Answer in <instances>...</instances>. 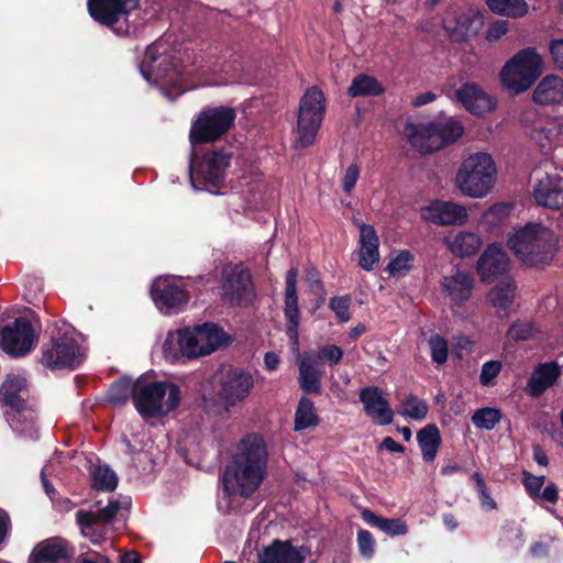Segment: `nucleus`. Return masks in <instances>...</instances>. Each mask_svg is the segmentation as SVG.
Here are the masks:
<instances>
[{"label":"nucleus","mask_w":563,"mask_h":563,"mask_svg":"<svg viewBox=\"0 0 563 563\" xmlns=\"http://www.w3.org/2000/svg\"><path fill=\"white\" fill-rule=\"evenodd\" d=\"M268 452L264 439L257 433L245 435L236 445L227 465L222 484L229 496H252L266 475Z\"/></svg>","instance_id":"1"},{"label":"nucleus","mask_w":563,"mask_h":563,"mask_svg":"<svg viewBox=\"0 0 563 563\" xmlns=\"http://www.w3.org/2000/svg\"><path fill=\"white\" fill-rule=\"evenodd\" d=\"M229 342L225 332L213 323H203L195 328H185L168 332L163 353L166 358H197L209 355Z\"/></svg>","instance_id":"2"},{"label":"nucleus","mask_w":563,"mask_h":563,"mask_svg":"<svg viewBox=\"0 0 563 563\" xmlns=\"http://www.w3.org/2000/svg\"><path fill=\"white\" fill-rule=\"evenodd\" d=\"M497 181V166L489 153L476 152L460 164L454 184L466 197L479 199L489 195Z\"/></svg>","instance_id":"3"},{"label":"nucleus","mask_w":563,"mask_h":563,"mask_svg":"<svg viewBox=\"0 0 563 563\" xmlns=\"http://www.w3.org/2000/svg\"><path fill=\"white\" fill-rule=\"evenodd\" d=\"M508 244L526 266H538L550 261L555 235L550 228L530 222L511 233Z\"/></svg>","instance_id":"4"},{"label":"nucleus","mask_w":563,"mask_h":563,"mask_svg":"<svg viewBox=\"0 0 563 563\" xmlns=\"http://www.w3.org/2000/svg\"><path fill=\"white\" fill-rule=\"evenodd\" d=\"M463 132L462 124L453 118H440L429 123L408 122L405 126L409 143L422 154L435 152L455 142Z\"/></svg>","instance_id":"5"},{"label":"nucleus","mask_w":563,"mask_h":563,"mask_svg":"<svg viewBox=\"0 0 563 563\" xmlns=\"http://www.w3.org/2000/svg\"><path fill=\"white\" fill-rule=\"evenodd\" d=\"M179 400L180 390L174 384L146 380L133 384V404L143 418L165 416L179 405Z\"/></svg>","instance_id":"6"},{"label":"nucleus","mask_w":563,"mask_h":563,"mask_svg":"<svg viewBox=\"0 0 563 563\" xmlns=\"http://www.w3.org/2000/svg\"><path fill=\"white\" fill-rule=\"evenodd\" d=\"M163 44L157 42L150 45L140 65V70L145 80L158 86L162 90L177 89L175 95H180L189 87L185 86L187 71L167 55L161 52Z\"/></svg>","instance_id":"7"},{"label":"nucleus","mask_w":563,"mask_h":563,"mask_svg":"<svg viewBox=\"0 0 563 563\" xmlns=\"http://www.w3.org/2000/svg\"><path fill=\"white\" fill-rule=\"evenodd\" d=\"M543 71V59L536 48H525L516 53L501 67L499 77L501 86L518 95L527 91Z\"/></svg>","instance_id":"8"},{"label":"nucleus","mask_w":563,"mask_h":563,"mask_svg":"<svg viewBox=\"0 0 563 563\" xmlns=\"http://www.w3.org/2000/svg\"><path fill=\"white\" fill-rule=\"evenodd\" d=\"M325 97L318 87L312 86L306 90L298 106L294 139L296 148H306L314 143L325 113Z\"/></svg>","instance_id":"9"},{"label":"nucleus","mask_w":563,"mask_h":563,"mask_svg":"<svg viewBox=\"0 0 563 563\" xmlns=\"http://www.w3.org/2000/svg\"><path fill=\"white\" fill-rule=\"evenodd\" d=\"M29 395L26 378L19 374H10L0 388V400L11 407L13 412H7L11 428L23 434L32 435L33 416L25 411V399Z\"/></svg>","instance_id":"10"},{"label":"nucleus","mask_w":563,"mask_h":563,"mask_svg":"<svg viewBox=\"0 0 563 563\" xmlns=\"http://www.w3.org/2000/svg\"><path fill=\"white\" fill-rule=\"evenodd\" d=\"M214 379L219 400L227 410L243 402L254 387L252 374L239 367H222Z\"/></svg>","instance_id":"11"},{"label":"nucleus","mask_w":563,"mask_h":563,"mask_svg":"<svg viewBox=\"0 0 563 563\" xmlns=\"http://www.w3.org/2000/svg\"><path fill=\"white\" fill-rule=\"evenodd\" d=\"M139 4L140 0H87L91 18L118 34L130 33L128 16Z\"/></svg>","instance_id":"12"},{"label":"nucleus","mask_w":563,"mask_h":563,"mask_svg":"<svg viewBox=\"0 0 563 563\" xmlns=\"http://www.w3.org/2000/svg\"><path fill=\"white\" fill-rule=\"evenodd\" d=\"M235 119V111L229 107L210 108L202 111L190 130L191 144L213 142L224 134Z\"/></svg>","instance_id":"13"},{"label":"nucleus","mask_w":563,"mask_h":563,"mask_svg":"<svg viewBox=\"0 0 563 563\" xmlns=\"http://www.w3.org/2000/svg\"><path fill=\"white\" fill-rule=\"evenodd\" d=\"M230 155L223 152H212L190 165V181L196 190H211L224 179V172L229 166Z\"/></svg>","instance_id":"14"},{"label":"nucleus","mask_w":563,"mask_h":563,"mask_svg":"<svg viewBox=\"0 0 563 563\" xmlns=\"http://www.w3.org/2000/svg\"><path fill=\"white\" fill-rule=\"evenodd\" d=\"M221 295L230 305H250L254 298L250 272L239 265L225 267L223 271Z\"/></svg>","instance_id":"15"},{"label":"nucleus","mask_w":563,"mask_h":563,"mask_svg":"<svg viewBox=\"0 0 563 563\" xmlns=\"http://www.w3.org/2000/svg\"><path fill=\"white\" fill-rule=\"evenodd\" d=\"M35 335L31 322L25 318H18L0 332L2 350L12 356H22L29 353L34 344Z\"/></svg>","instance_id":"16"},{"label":"nucleus","mask_w":563,"mask_h":563,"mask_svg":"<svg viewBox=\"0 0 563 563\" xmlns=\"http://www.w3.org/2000/svg\"><path fill=\"white\" fill-rule=\"evenodd\" d=\"M533 197L538 205L559 210L563 206V178L558 173L534 170Z\"/></svg>","instance_id":"17"},{"label":"nucleus","mask_w":563,"mask_h":563,"mask_svg":"<svg viewBox=\"0 0 563 563\" xmlns=\"http://www.w3.org/2000/svg\"><path fill=\"white\" fill-rule=\"evenodd\" d=\"M82 358V353L71 338L52 341L42 355V364L51 368H74Z\"/></svg>","instance_id":"18"},{"label":"nucleus","mask_w":563,"mask_h":563,"mask_svg":"<svg viewBox=\"0 0 563 563\" xmlns=\"http://www.w3.org/2000/svg\"><path fill=\"white\" fill-rule=\"evenodd\" d=\"M152 298L164 313L176 312L188 301V296L179 280L169 278H158L154 282Z\"/></svg>","instance_id":"19"},{"label":"nucleus","mask_w":563,"mask_h":563,"mask_svg":"<svg viewBox=\"0 0 563 563\" xmlns=\"http://www.w3.org/2000/svg\"><path fill=\"white\" fill-rule=\"evenodd\" d=\"M420 216L424 221L438 225H461L468 219L464 206L451 201L435 200L421 208Z\"/></svg>","instance_id":"20"},{"label":"nucleus","mask_w":563,"mask_h":563,"mask_svg":"<svg viewBox=\"0 0 563 563\" xmlns=\"http://www.w3.org/2000/svg\"><path fill=\"white\" fill-rule=\"evenodd\" d=\"M459 102L474 115H485L496 109V100L475 82H465L456 91Z\"/></svg>","instance_id":"21"},{"label":"nucleus","mask_w":563,"mask_h":563,"mask_svg":"<svg viewBox=\"0 0 563 563\" xmlns=\"http://www.w3.org/2000/svg\"><path fill=\"white\" fill-rule=\"evenodd\" d=\"M444 296L450 300L454 312L467 301L473 292L474 279L463 271L456 269L442 278L441 282Z\"/></svg>","instance_id":"22"},{"label":"nucleus","mask_w":563,"mask_h":563,"mask_svg":"<svg viewBox=\"0 0 563 563\" xmlns=\"http://www.w3.org/2000/svg\"><path fill=\"white\" fill-rule=\"evenodd\" d=\"M509 268L507 253L497 244H490L477 261V273L484 283H493Z\"/></svg>","instance_id":"23"},{"label":"nucleus","mask_w":563,"mask_h":563,"mask_svg":"<svg viewBox=\"0 0 563 563\" xmlns=\"http://www.w3.org/2000/svg\"><path fill=\"white\" fill-rule=\"evenodd\" d=\"M310 551L295 547L290 541L275 540L258 554L260 563H303Z\"/></svg>","instance_id":"24"},{"label":"nucleus","mask_w":563,"mask_h":563,"mask_svg":"<svg viewBox=\"0 0 563 563\" xmlns=\"http://www.w3.org/2000/svg\"><path fill=\"white\" fill-rule=\"evenodd\" d=\"M484 24L483 15L475 10L459 13L454 19L446 18L443 26L454 41H464L476 35Z\"/></svg>","instance_id":"25"},{"label":"nucleus","mask_w":563,"mask_h":563,"mask_svg":"<svg viewBox=\"0 0 563 563\" xmlns=\"http://www.w3.org/2000/svg\"><path fill=\"white\" fill-rule=\"evenodd\" d=\"M562 371L556 362L539 363L527 382L526 391L531 397H540L554 386L561 377Z\"/></svg>","instance_id":"26"},{"label":"nucleus","mask_w":563,"mask_h":563,"mask_svg":"<svg viewBox=\"0 0 563 563\" xmlns=\"http://www.w3.org/2000/svg\"><path fill=\"white\" fill-rule=\"evenodd\" d=\"M358 265L371 272L379 263V239L372 225L358 223Z\"/></svg>","instance_id":"27"},{"label":"nucleus","mask_w":563,"mask_h":563,"mask_svg":"<svg viewBox=\"0 0 563 563\" xmlns=\"http://www.w3.org/2000/svg\"><path fill=\"white\" fill-rule=\"evenodd\" d=\"M297 352L296 363L299 368L298 382L300 388L307 393H321L320 382L323 376L320 362L312 352L300 354Z\"/></svg>","instance_id":"28"},{"label":"nucleus","mask_w":563,"mask_h":563,"mask_svg":"<svg viewBox=\"0 0 563 563\" xmlns=\"http://www.w3.org/2000/svg\"><path fill=\"white\" fill-rule=\"evenodd\" d=\"M70 559L66 541L49 538L37 543L32 550L29 563H67Z\"/></svg>","instance_id":"29"},{"label":"nucleus","mask_w":563,"mask_h":563,"mask_svg":"<svg viewBox=\"0 0 563 563\" xmlns=\"http://www.w3.org/2000/svg\"><path fill=\"white\" fill-rule=\"evenodd\" d=\"M443 243L450 252L461 258L473 257L483 246L481 236L471 231H451L443 239Z\"/></svg>","instance_id":"30"},{"label":"nucleus","mask_w":563,"mask_h":563,"mask_svg":"<svg viewBox=\"0 0 563 563\" xmlns=\"http://www.w3.org/2000/svg\"><path fill=\"white\" fill-rule=\"evenodd\" d=\"M360 400L364 405L365 412L379 424H389L393 421V411L388 401L376 387H366L360 391Z\"/></svg>","instance_id":"31"},{"label":"nucleus","mask_w":563,"mask_h":563,"mask_svg":"<svg viewBox=\"0 0 563 563\" xmlns=\"http://www.w3.org/2000/svg\"><path fill=\"white\" fill-rule=\"evenodd\" d=\"M532 97L538 104L563 103V78L556 75L545 76L537 85Z\"/></svg>","instance_id":"32"},{"label":"nucleus","mask_w":563,"mask_h":563,"mask_svg":"<svg viewBox=\"0 0 563 563\" xmlns=\"http://www.w3.org/2000/svg\"><path fill=\"white\" fill-rule=\"evenodd\" d=\"M516 285L509 276H504L488 291L487 300L498 312L507 313L516 297Z\"/></svg>","instance_id":"33"},{"label":"nucleus","mask_w":563,"mask_h":563,"mask_svg":"<svg viewBox=\"0 0 563 563\" xmlns=\"http://www.w3.org/2000/svg\"><path fill=\"white\" fill-rule=\"evenodd\" d=\"M120 504L118 501H109V504L93 512L79 510L76 514L77 522L80 526L81 533L85 537H90L93 529V523L107 522L111 520L119 511Z\"/></svg>","instance_id":"34"},{"label":"nucleus","mask_w":563,"mask_h":563,"mask_svg":"<svg viewBox=\"0 0 563 563\" xmlns=\"http://www.w3.org/2000/svg\"><path fill=\"white\" fill-rule=\"evenodd\" d=\"M285 318L287 320L286 333L290 340L292 349L299 350V307L297 292H285Z\"/></svg>","instance_id":"35"},{"label":"nucleus","mask_w":563,"mask_h":563,"mask_svg":"<svg viewBox=\"0 0 563 563\" xmlns=\"http://www.w3.org/2000/svg\"><path fill=\"white\" fill-rule=\"evenodd\" d=\"M417 441L424 462H433L441 444V434L435 424H428L417 433Z\"/></svg>","instance_id":"36"},{"label":"nucleus","mask_w":563,"mask_h":563,"mask_svg":"<svg viewBox=\"0 0 563 563\" xmlns=\"http://www.w3.org/2000/svg\"><path fill=\"white\" fill-rule=\"evenodd\" d=\"M561 135V124L558 120L549 119L534 124L531 137L542 148L556 142Z\"/></svg>","instance_id":"37"},{"label":"nucleus","mask_w":563,"mask_h":563,"mask_svg":"<svg viewBox=\"0 0 563 563\" xmlns=\"http://www.w3.org/2000/svg\"><path fill=\"white\" fill-rule=\"evenodd\" d=\"M514 206L509 202H498L488 208L481 218V224L488 231H497L509 219Z\"/></svg>","instance_id":"38"},{"label":"nucleus","mask_w":563,"mask_h":563,"mask_svg":"<svg viewBox=\"0 0 563 563\" xmlns=\"http://www.w3.org/2000/svg\"><path fill=\"white\" fill-rule=\"evenodd\" d=\"M362 518L371 526L377 527L388 536H405L408 532L406 522L401 519H387L376 516L373 511L365 509Z\"/></svg>","instance_id":"39"},{"label":"nucleus","mask_w":563,"mask_h":563,"mask_svg":"<svg viewBox=\"0 0 563 563\" xmlns=\"http://www.w3.org/2000/svg\"><path fill=\"white\" fill-rule=\"evenodd\" d=\"M384 92V87L377 81L376 78L368 75H358L353 78L347 93L355 97L378 96Z\"/></svg>","instance_id":"40"},{"label":"nucleus","mask_w":563,"mask_h":563,"mask_svg":"<svg viewBox=\"0 0 563 563\" xmlns=\"http://www.w3.org/2000/svg\"><path fill=\"white\" fill-rule=\"evenodd\" d=\"M486 4L492 12L514 19L525 16L529 10L525 0H486Z\"/></svg>","instance_id":"41"},{"label":"nucleus","mask_w":563,"mask_h":563,"mask_svg":"<svg viewBox=\"0 0 563 563\" xmlns=\"http://www.w3.org/2000/svg\"><path fill=\"white\" fill-rule=\"evenodd\" d=\"M318 424L312 401L306 397L299 400L295 415V430H303Z\"/></svg>","instance_id":"42"},{"label":"nucleus","mask_w":563,"mask_h":563,"mask_svg":"<svg viewBox=\"0 0 563 563\" xmlns=\"http://www.w3.org/2000/svg\"><path fill=\"white\" fill-rule=\"evenodd\" d=\"M92 486L97 489L112 492L118 485L115 473L107 465H96L91 471Z\"/></svg>","instance_id":"43"},{"label":"nucleus","mask_w":563,"mask_h":563,"mask_svg":"<svg viewBox=\"0 0 563 563\" xmlns=\"http://www.w3.org/2000/svg\"><path fill=\"white\" fill-rule=\"evenodd\" d=\"M540 328L531 320H517L508 329L507 335L514 341H527L538 336Z\"/></svg>","instance_id":"44"},{"label":"nucleus","mask_w":563,"mask_h":563,"mask_svg":"<svg viewBox=\"0 0 563 563\" xmlns=\"http://www.w3.org/2000/svg\"><path fill=\"white\" fill-rule=\"evenodd\" d=\"M501 413L498 409L486 407L478 409L474 412L472 417L473 423L479 428L485 430H492L496 427V424L500 421Z\"/></svg>","instance_id":"45"},{"label":"nucleus","mask_w":563,"mask_h":563,"mask_svg":"<svg viewBox=\"0 0 563 563\" xmlns=\"http://www.w3.org/2000/svg\"><path fill=\"white\" fill-rule=\"evenodd\" d=\"M432 361L438 365H443L448 361L449 347L444 338L439 334L431 335L428 340Z\"/></svg>","instance_id":"46"},{"label":"nucleus","mask_w":563,"mask_h":563,"mask_svg":"<svg viewBox=\"0 0 563 563\" xmlns=\"http://www.w3.org/2000/svg\"><path fill=\"white\" fill-rule=\"evenodd\" d=\"M413 255L409 251L399 252L387 265L390 275H405L411 269Z\"/></svg>","instance_id":"47"},{"label":"nucleus","mask_w":563,"mask_h":563,"mask_svg":"<svg viewBox=\"0 0 563 563\" xmlns=\"http://www.w3.org/2000/svg\"><path fill=\"white\" fill-rule=\"evenodd\" d=\"M131 395L133 396V385L129 382L121 380L111 386L108 400L113 405H122Z\"/></svg>","instance_id":"48"},{"label":"nucleus","mask_w":563,"mask_h":563,"mask_svg":"<svg viewBox=\"0 0 563 563\" xmlns=\"http://www.w3.org/2000/svg\"><path fill=\"white\" fill-rule=\"evenodd\" d=\"M427 413V404L417 397L411 396L404 404L402 415L406 417L422 420L426 418Z\"/></svg>","instance_id":"49"},{"label":"nucleus","mask_w":563,"mask_h":563,"mask_svg":"<svg viewBox=\"0 0 563 563\" xmlns=\"http://www.w3.org/2000/svg\"><path fill=\"white\" fill-rule=\"evenodd\" d=\"M318 362L323 361L330 366H334L342 361L343 350L334 344H325L320 346L317 354H314Z\"/></svg>","instance_id":"50"},{"label":"nucleus","mask_w":563,"mask_h":563,"mask_svg":"<svg viewBox=\"0 0 563 563\" xmlns=\"http://www.w3.org/2000/svg\"><path fill=\"white\" fill-rule=\"evenodd\" d=\"M351 297L340 296L330 299L329 307L335 313L340 322H347L351 319Z\"/></svg>","instance_id":"51"},{"label":"nucleus","mask_w":563,"mask_h":563,"mask_svg":"<svg viewBox=\"0 0 563 563\" xmlns=\"http://www.w3.org/2000/svg\"><path fill=\"white\" fill-rule=\"evenodd\" d=\"M361 174V166L357 162H352L343 172L342 188L344 192L351 194L354 189Z\"/></svg>","instance_id":"52"},{"label":"nucleus","mask_w":563,"mask_h":563,"mask_svg":"<svg viewBox=\"0 0 563 563\" xmlns=\"http://www.w3.org/2000/svg\"><path fill=\"white\" fill-rule=\"evenodd\" d=\"M523 485L529 496L534 500L539 499V495H541V489L544 485L545 477L544 476H536L531 473H523Z\"/></svg>","instance_id":"53"},{"label":"nucleus","mask_w":563,"mask_h":563,"mask_svg":"<svg viewBox=\"0 0 563 563\" xmlns=\"http://www.w3.org/2000/svg\"><path fill=\"white\" fill-rule=\"evenodd\" d=\"M501 371V363L499 361H489L483 364L479 380L484 386L494 385L495 378Z\"/></svg>","instance_id":"54"},{"label":"nucleus","mask_w":563,"mask_h":563,"mask_svg":"<svg viewBox=\"0 0 563 563\" xmlns=\"http://www.w3.org/2000/svg\"><path fill=\"white\" fill-rule=\"evenodd\" d=\"M357 545L361 554L364 558H372L375 553V540L372 533L367 530H360L357 532Z\"/></svg>","instance_id":"55"},{"label":"nucleus","mask_w":563,"mask_h":563,"mask_svg":"<svg viewBox=\"0 0 563 563\" xmlns=\"http://www.w3.org/2000/svg\"><path fill=\"white\" fill-rule=\"evenodd\" d=\"M473 479L476 483L477 493H478V496H479V500H481L482 507L487 509V510L495 509L496 508V503L494 501V499L489 495V493L487 490V487L485 485V482H484L483 477L481 476V474L479 473H474L473 474Z\"/></svg>","instance_id":"56"},{"label":"nucleus","mask_w":563,"mask_h":563,"mask_svg":"<svg viewBox=\"0 0 563 563\" xmlns=\"http://www.w3.org/2000/svg\"><path fill=\"white\" fill-rule=\"evenodd\" d=\"M509 31V23L506 20H497L492 23L485 34V38L489 43L498 42Z\"/></svg>","instance_id":"57"},{"label":"nucleus","mask_w":563,"mask_h":563,"mask_svg":"<svg viewBox=\"0 0 563 563\" xmlns=\"http://www.w3.org/2000/svg\"><path fill=\"white\" fill-rule=\"evenodd\" d=\"M550 52L555 65L563 69V38L553 40L550 44Z\"/></svg>","instance_id":"58"},{"label":"nucleus","mask_w":563,"mask_h":563,"mask_svg":"<svg viewBox=\"0 0 563 563\" xmlns=\"http://www.w3.org/2000/svg\"><path fill=\"white\" fill-rule=\"evenodd\" d=\"M539 499L551 503L552 505L556 504L559 500V490L554 483H550L541 489V495H539Z\"/></svg>","instance_id":"59"},{"label":"nucleus","mask_w":563,"mask_h":563,"mask_svg":"<svg viewBox=\"0 0 563 563\" xmlns=\"http://www.w3.org/2000/svg\"><path fill=\"white\" fill-rule=\"evenodd\" d=\"M297 268H290L286 276V289L285 292H297Z\"/></svg>","instance_id":"60"},{"label":"nucleus","mask_w":563,"mask_h":563,"mask_svg":"<svg viewBox=\"0 0 563 563\" xmlns=\"http://www.w3.org/2000/svg\"><path fill=\"white\" fill-rule=\"evenodd\" d=\"M380 448L389 451V452H396V453H402L405 451V448L397 443L393 438L387 437L383 440Z\"/></svg>","instance_id":"61"},{"label":"nucleus","mask_w":563,"mask_h":563,"mask_svg":"<svg viewBox=\"0 0 563 563\" xmlns=\"http://www.w3.org/2000/svg\"><path fill=\"white\" fill-rule=\"evenodd\" d=\"M435 100V95L431 91L418 95L412 101L413 107H421Z\"/></svg>","instance_id":"62"},{"label":"nucleus","mask_w":563,"mask_h":563,"mask_svg":"<svg viewBox=\"0 0 563 563\" xmlns=\"http://www.w3.org/2000/svg\"><path fill=\"white\" fill-rule=\"evenodd\" d=\"M264 363L267 369L274 371L279 364V357L275 353L268 352L265 354Z\"/></svg>","instance_id":"63"},{"label":"nucleus","mask_w":563,"mask_h":563,"mask_svg":"<svg viewBox=\"0 0 563 563\" xmlns=\"http://www.w3.org/2000/svg\"><path fill=\"white\" fill-rule=\"evenodd\" d=\"M120 563H141V559L136 552L131 551L121 555Z\"/></svg>","instance_id":"64"}]
</instances>
